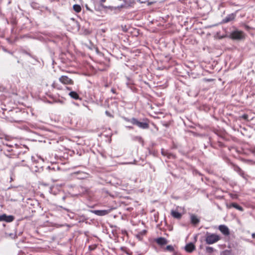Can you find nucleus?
<instances>
[{
  "label": "nucleus",
  "instance_id": "obj_1",
  "mask_svg": "<svg viewBox=\"0 0 255 255\" xmlns=\"http://www.w3.org/2000/svg\"><path fill=\"white\" fill-rule=\"evenodd\" d=\"M220 239V237L217 234L207 232L205 241L207 244L211 245L217 242Z\"/></svg>",
  "mask_w": 255,
  "mask_h": 255
},
{
  "label": "nucleus",
  "instance_id": "obj_2",
  "mask_svg": "<svg viewBox=\"0 0 255 255\" xmlns=\"http://www.w3.org/2000/svg\"><path fill=\"white\" fill-rule=\"evenodd\" d=\"M130 123L132 124L136 125L138 128L142 129H146L149 127V125L147 123L144 122H140L135 118H132L130 119Z\"/></svg>",
  "mask_w": 255,
  "mask_h": 255
},
{
  "label": "nucleus",
  "instance_id": "obj_3",
  "mask_svg": "<svg viewBox=\"0 0 255 255\" xmlns=\"http://www.w3.org/2000/svg\"><path fill=\"white\" fill-rule=\"evenodd\" d=\"M59 81L64 84H73V80L67 76H62L59 78Z\"/></svg>",
  "mask_w": 255,
  "mask_h": 255
},
{
  "label": "nucleus",
  "instance_id": "obj_4",
  "mask_svg": "<svg viewBox=\"0 0 255 255\" xmlns=\"http://www.w3.org/2000/svg\"><path fill=\"white\" fill-rule=\"evenodd\" d=\"M232 38L234 39H241L244 37V33L240 31H235L231 34Z\"/></svg>",
  "mask_w": 255,
  "mask_h": 255
},
{
  "label": "nucleus",
  "instance_id": "obj_5",
  "mask_svg": "<svg viewBox=\"0 0 255 255\" xmlns=\"http://www.w3.org/2000/svg\"><path fill=\"white\" fill-rule=\"evenodd\" d=\"M14 219V217L11 215L7 216L5 214H3L0 216V221L11 222L13 221Z\"/></svg>",
  "mask_w": 255,
  "mask_h": 255
},
{
  "label": "nucleus",
  "instance_id": "obj_6",
  "mask_svg": "<svg viewBox=\"0 0 255 255\" xmlns=\"http://www.w3.org/2000/svg\"><path fill=\"white\" fill-rule=\"evenodd\" d=\"M111 210H94L92 211L93 213H94L95 215L98 216H105L107 214H108L110 212Z\"/></svg>",
  "mask_w": 255,
  "mask_h": 255
},
{
  "label": "nucleus",
  "instance_id": "obj_7",
  "mask_svg": "<svg viewBox=\"0 0 255 255\" xmlns=\"http://www.w3.org/2000/svg\"><path fill=\"white\" fill-rule=\"evenodd\" d=\"M219 229L225 235L229 234V229L225 225H220L219 227Z\"/></svg>",
  "mask_w": 255,
  "mask_h": 255
},
{
  "label": "nucleus",
  "instance_id": "obj_8",
  "mask_svg": "<svg viewBox=\"0 0 255 255\" xmlns=\"http://www.w3.org/2000/svg\"><path fill=\"white\" fill-rule=\"evenodd\" d=\"M195 249V247L192 243L188 244L185 247V250L188 253L192 252Z\"/></svg>",
  "mask_w": 255,
  "mask_h": 255
},
{
  "label": "nucleus",
  "instance_id": "obj_9",
  "mask_svg": "<svg viewBox=\"0 0 255 255\" xmlns=\"http://www.w3.org/2000/svg\"><path fill=\"white\" fill-rule=\"evenodd\" d=\"M156 242L159 245H164L167 243V240L164 238H159L156 240Z\"/></svg>",
  "mask_w": 255,
  "mask_h": 255
},
{
  "label": "nucleus",
  "instance_id": "obj_10",
  "mask_svg": "<svg viewBox=\"0 0 255 255\" xmlns=\"http://www.w3.org/2000/svg\"><path fill=\"white\" fill-rule=\"evenodd\" d=\"M171 215L175 218L179 219L181 218L182 215L181 213H179L178 211L175 210H172L171 211Z\"/></svg>",
  "mask_w": 255,
  "mask_h": 255
},
{
  "label": "nucleus",
  "instance_id": "obj_11",
  "mask_svg": "<svg viewBox=\"0 0 255 255\" xmlns=\"http://www.w3.org/2000/svg\"><path fill=\"white\" fill-rule=\"evenodd\" d=\"M235 15L233 13L229 14L224 19L223 21L225 23L228 22L233 20L235 18Z\"/></svg>",
  "mask_w": 255,
  "mask_h": 255
},
{
  "label": "nucleus",
  "instance_id": "obj_12",
  "mask_svg": "<svg viewBox=\"0 0 255 255\" xmlns=\"http://www.w3.org/2000/svg\"><path fill=\"white\" fill-rule=\"evenodd\" d=\"M69 95L73 99L75 100L79 99V96L76 92L71 91L69 93Z\"/></svg>",
  "mask_w": 255,
  "mask_h": 255
},
{
  "label": "nucleus",
  "instance_id": "obj_13",
  "mask_svg": "<svg viewBox=\"0 0 255 255\" xmlns=\"http://www.w3.org/2000/svg\"><path fill=\"white\" fill-rule=\"evenodd\" d=\"M191 221L192 224H197L199 223V220L198 218L195 215H191Z\"/></svg>",
  "mask_w": 255,
  "mask_h": 255
},
{
  "label": "nucleus",
  "instance_id": "obj_14",
  "mask_svg": "<svg viewBox=\"0 0 255 255\" xmlns=\"http://www.w3.org/2000/svg\"><path fill=\"white\" fill-rule=\"evenodd\" d=\"M231 207H233L236 209H237V210H240L241 211H243V208L239 206V205H238L237 204L235 203H232L231 205Z\"/></svg>",
  "mask_w": 255,
  "mask_h": 255
},
{
  "label": "nucleus",
  "instance_id": "obj_15",
  "mask_svg": "<svg viewBox=\"0 0 255 255\" xmlns=\"http://www.w3.org/2000/svg\"><path fill=\"white\" fill-rule=\"evenodd\" d=\"M73 9L74 10L77 12H79L81 10V7L78 4H75L73 5Z\"/></svg>",
  "mask_w": 255,
  "mask_h": 255
},
{
  "label": "nucleus",
  "instance_id": "obj_16",
  "mask_svg": "<svg viewBox=\"0 0 255 255\" xmlns=\"http://www.w3.org/2000/svg\"><path fill=\"white\" fill-rule=\"evenodd\" d=\"M166 250L170 252H172L174 250V248L172 246L168 245L166 247Z\"/></svg>",
  "mask_w": 255,
  "mask_h": 255
},
{
  "label": "nucleus",
  "instance_id": "obj_17",
  "mask_svg": "<svg viewBox=\"0 0 255 255\" xmlns=\"http://www.w3.org/2000/svg\"><path fill=\"white\" fill-rule=\"evenodd\" d=\"M206 251L208 253H212L213 251V248L210 247L206 248Z\"/></svg>",
  "mask_w": 255,
  "mask_h": 255
},
{
  "label": "nucleus",
  "instance_id": "obj_18",
  "mask_svg": "<svg viewBox=\"0 0 255 255\" xmlns=\"http://www.w3.org/2000/svg\"><path fill=\"white\" fill-rule=\"evenodd\" d=\"M162 154L163 155H167V156L169 158H170V157L173 156V155L172 154H171V153H169V154H165V151L163 150H162Z\"/></svg>",
  "mask_w": 255,
  "mask_h": 255
},
{
  "label": "nucleus",
  "instance_id": "obj_19",
  "mask_svg": "<svg viewBox=\"0 0 255 255\" xmlns=\"http://www.w3.org/2000/svg\"><path fill=\"white\" fill-rule=\"evenodd\" d=\"M106 114L107 116H108V117H113V116H112V115L108 111H106Z\"/></svg>",
  "mask_w": 255,
  "mask_h": 255
},
{
  "label": "nucleus",
  "instance_id": "obj_20",
  "mask_svg": "<svg viewBox=\"0 0 255 255\" xmlns=\"http://www.w3.org/2000/svg\"><path fill=\"white\" fill-rule=\"evenodd\" d=\"M9 236L10 237H11L12 238H14V237H15V235H13V234H12V233H11V234H9Z\"/></svg>",
  "mask_w": 255,
  "mask_h": 255
},
{
  "label": "nucleus",
  "instance_id": "obj_21",
  "mask_svg": "<svg viewBox=\"0 0 255 255\" xmlns=\"http://www.w3.org/2000/svg\"><path fill=\"white\" fill-rule=\"evenodd\" d=\"M125 121H127V122H130V120L128 119V118H125Z\"/></svg>",
  "mask_w": 255,
  "mask_h": 255
},
{
  "label": "nucleus",
  "instance_id": "obj_22",
  "mask_svg": "<svg viewBox=\"0 0 255 255\" xmlns=\"http://www.w3.org/2000/svg\"><path fill=\"white\" fill-rule=\"evenodd\" d=\"M106 0H100V2L101 3H103V2H105L106 1Z\"/></svg>",
  "mask_w": 255,
  "mask_h": 255
},
{
  "label": "nucleus",
  "instance_id": "obj_23",
  "mask_svg": "<svg viewBox=\"0 0 255 255\" xmlns=\"http://www.w3.org/2000/svg\"><path fill=\"white\" fill-rule=\"evenodd\" d=\"M252 237H253V238H255V233H253L252 234Z\"/></svg>",
  "mask_w": 255,
  "mask_h": 255
},
{
  "label": "nucleus",
  "instance_id": "obj_24",
  "mask_svg": "<svg viewBox=\"0 0 255 255\" xmlns=\"http://www.w3.org/2000/svg\"><path fill=\"white\" fill-rule=\"evenodd\" d=\"M112 92H113V93H114V90H112Z\"/></svg>",
  "mask_w": 255,
  "mask_h": 255
},
{
  "label": "nucleus",
  "instance_id": "obj_25",
  "mask_svg": "<svg viewBox=\"0 0 255 255\" xmlns=\"http://www.w3.org/2000/svg\"><path fill=\"white\" fill-rule=\"evenodd\" d=\"M123 7V5H121V7Z\"/></svg>",
  "mask_w": 255,
  "mask_h": 255
}]
</instances>
